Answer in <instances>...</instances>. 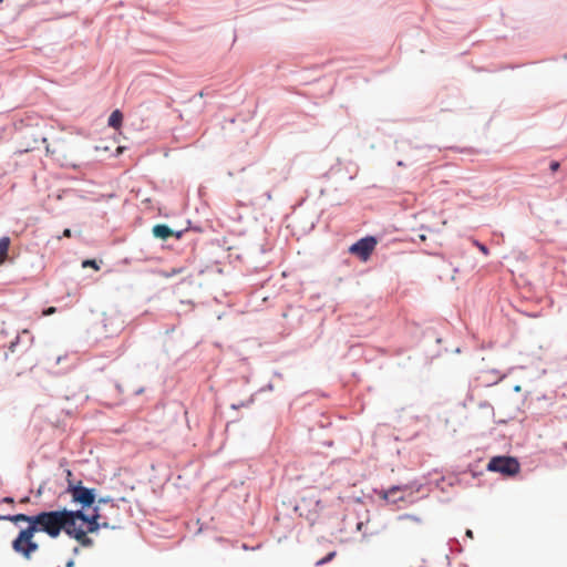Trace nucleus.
I'll list each match as a JSON object with an SVG mask.
<instances>
[{
  "label": "nucleus",
  "mask_w": 567,
  "mask_h": 567,
  "mask_svg": "<svg viewBox=\"0 0 567 567\" xmlns=\"http://www.w3.org/2000/svg\"><path fill=\"white\" fill-rule=\"evenodd\" d=\"M435 341H436L437 343H440V342L442 341V339H441L440 337H435Z\"/></svg>",
  "instance_id": "nucleus-41"
},
{
  "label": "nucleus",
  "mask_w": 567,
  "mask_h": 567,
  "mask_svg": "<svg viewBox=\"0 0 567 567\" xmlns=\"http://www.w3.org/2000/svg\"><path fill=\"white\" fill-rule=\"evenodd\" d=\"M447 544L451 553H462L463 548L457 538H450Z\"/></svg>",
  "instance_id": "nucleus-18"
},
{
  "label": "nucleus",
  "mask_w": 567,
  "mask_h": 567,
  "mask_svg": "<svg viewBox=\"0 0 567 567\" xmlns=\"http://www.w3.org/2000/svg\"><path fill=\"white\" fill-rule=\"evenodd\" d=\"M480 406H481V408H486V406L491 408V404H489L488 402H482V403L480 404Z\"/></svg>",
  "instance_id": "nucleus-34"
},
{
  "label": "nucleus",
  "mask_w": 567,
  "mask_h": 567,
  "mask_svg": "<svg viewBox=\"0 0 567 567\" xmlns=\"http://www.w3.org/2000/svg\"><path fill=\"white\" fill-rule=\"evenodd\" d=\"M0 2H2V0H0Z\"/></svg>",
  "instance_id": "nucleus-44"
},
{
  "label": "nucleus",
  "mask_w": 567,
  "mask_h": 567,
  "mask_svg": "<svg viewBox=\"0 0 567 567\" xmlns=\"http://www.w3.org/2000/svg\"><path fill=\"white\" fill-rule=\"evenodd\" d=\"M377 244L378 239L375 236L367 235L354 241L348 251L357 256L361 261H367L371 257Z\"/></svg>",
  "instance_id": "nucleus-6"
},
{
  "label": "nucleus",
  "mask_w": 567,
  "mask_h": 567,
  "mask_svg": "<svg viewBox=\"0 0 567 567\" xmlns=\"http://www.w3.org/2000/svg\"><path fill=\"white\" fill-rule=\"evenodd\" d=\"M559 167H560V164L557 161H551L549 164V168L551 172H557L559 169Z\"/></svg>",
  "instance_id": "nucleus-24"
},
{
  "label": "nucleus",
  "mask_w": 567,
  "mask_h": 567,
  "mask_svg": "<svg viewBox=\"0 0 567 567\" xmlns=\"http://www.w3.org/2000/svg\"><path fill=\"white\" fill-rule=\"evenodd\" d=\"M32 519L33 515H28L24 513L0 515V520H8L16 525L21 522L28 523V525H30V522H32Z\"/></svg>",
  "instance_id": "nucleus-10"
},
{
  "label": "nucleus",
  "mask_w": 567,
  "mask_h": 567,
  "mask_svg": "<svg viewBox=\"0 0 567 567\" xmlns=\"http://www.w3.org/2000/svg\"><path fill=\"white\" fill-rule=\"evenodd\" d=\"M89 533H86V530H84V528L82 527V525H74V523L72 522L69 530H66V535L72 538V539H75L82 547H92L93 544H94V540L87 536Z\"/></svg>",
  "instance_id": "nucleus-8"
},
{
  "label": "nucleus",
  "mask_w": 567,
  "mask_h": 567,
  "mask_svg": "<svg viewBox=\"0 0 567 567\" xmlns=\"http://www.w3.org/2000/svg\"><path fill=\"white\" fill-rule=\"evenodd\" d=\"M241 548H243L244 550H251V547H250V546H248V545H247V544H245V543H244V544H241Z\"/></svg>",
  "instance_id": "nucleus-33"
},
{
  "label": "nucleus",
  "mask_w": 567,
  "mask_h": 567,
  "mask_svg": "<svg viewBox=\"0 0 567 567\" xmlns=\"http://www.w3.org/2000/svg\"><path fill=\"white\" fill-rule=\"evenodd\" d=\"M2 503L13 504L14 503V498L11 497V496H6V497L2 498Z\"/></svg>",
  "instance_id": "nucleus-27"
},
{
  "label": "nucleus",
  "mask_w": 567,
  "mask_h": 567,
  "mask_svg": "<svg viewBox=\"0 0 567 567\" xmlns=\"http://www.w3.org/2000/svg\"><path fill=\"white\" fill-rule=\"evenodd\" d=\"M66 473L68 485L63 494H69L71 496V503L76 506L75 509L69 508V514H79L81 511L86 513L96 504L97 489L95 487L85 486L81 480H71L72 473L70 470H68Z\"/></svg>",
  "instance_id": "nucleus-2"
},
{
  "label": "nucleus",
  "mask_w": 567,
  "mask_h": 567,
  "mask_svg": "<svg viewBox=\"0 0 567 567\" xmlns=\"http://www.w3.org/2000/svg\"><path fill=\"white\" fill-rule=\"evenodd\" d=\"M265 196L267 197V199H268V200H270V199H271V193H270V192H266V193H265Z\"/></svg>",
  "instance_id": "nucleus-37"
},
{
  "label": "nucleus",
  "mask_w": 567,
  "mask_h": 567,
  "mask_svg": "<svg viewBox=\"0 0 567 567\" xmlns=\"http://www.w3.org/2000/svg\"><path fill=\"white\" fill-rule=\"evenodd\" d=\"M396 165L400 166V167H404L405 163L400 159V161L396 162Z\"/></svg>",
  "instance_id": "nucleus-36"
},
{
  "label": "nucleus",
  "mask_w": 567,
  "mask_h": 567,
  "mask_svg": "<svg viewBox=\"0 0 567 567\" xmlns=\"http://www.w3.org/2000/svg\"><path fill=\"white\" fill-rule=\"evenodd\" d=\"M258 392L252 393L247 400L238 401L230 404L231 410H239L240 408H249L254 402Z\"/></svg>",
  "instance_id": "nucleus-14"
},
{
  "label": "nucleus",
  "mask_w": 567,
  "mask_h": 567,
  "mask_svg": "<svg viewBox=\"0 0 567 567\" xmlns=\"http://www.w3.org/2000/svg\"><path fill=\"white\" fill-rule=\"evenodd\" d=\"M486 470L489 472L499 473L507 477H513L519 472L520 464L514 456L496 455L489 460Z\"/></svg>",
  "instance_id": "nucleus-4"
},
{
  "label": "nucleus",
  "mask_w": 567,
  "mask_h": 567,
  "mask_svg": "<svg viewBox=\"0 0 567 567\" xmlns=\"http://www.w3.org/2000/svg\"><path fill=\"white\" fill-rule=\"evenodd\" d=\"M22 503H25V502H29V496H24L22 499H21Z\"/></svg>",
  "instance_id": "nucleus-39"
},
{
  "label": "nucleus",
  "mask_w": 567,
  "mask_h": 567,
  "mask_svg": "<svg viewBox=\"0 0 567 567\" xmlns=\"http://www.w3.org/2000/svg\"><path fill=\"white\" fill-rule=\"evenodd\" d=\"M123 117V113L116 109L109 116L107 125L114 130H118L122 126Z\"/></svg>",
  "instance_id": "nucleus-13"
},
{
  "label": "nucleus",
  "mask_w": 567,
  "mask_h": 567,
  "mask_svg": "<svg viewBox=\"0 0 567 567\" xmlns=\"http://www.w3.org/2000/svg\"><path fill=\"white\" fill-rule=\"evenodd\" d=\"M104 512L106 514H109V517H111L110 522L112 524H116L117 529H118L121 527V523H122V516H121L120 509L117 512H115L114 509H110V507H106L104 509Z\"/></svg>",
  "instance_id": "nucleus-16"
},
{
  "label": "nucleus",
  "mask_w": 567,
  "mask_h": 567,
  "mask_svg": "<svg viewBox=\"0 0 567 567\" xmlns=\"http://www.w3.org/2000/svg\"><path fill=\"white\" fill-rule=\"evenodd\" d=\"M63 237L70 238L72 236V230L70 228H65L62 234Z\"/></svg>",
  "instance_id": "nucleus-28"
},
{
  "label": "nucleus",
  "mask_w": 567,
  "mask_h": 567,
  "mask_svg": "<svg viewBox=\"0 0 567 567\" xmlns=\"http://www.w3.org/2000/svg\"><path fill=\"white\" fill-rule=\"evenodd\" d=\"M399 518L400 519H411L412 522L421 523V518L413 514H403V515H400Z\"/></svg>",
  "instance_id": "nucleus-21"
},
{
  "label": "nucleus",
  "mask_w": 567,
  "mask_h": 567,
  "mask_svg": "<svg viewBox=\"0 0 567 567\" xmlns=\"http://www.w3.org/2000/svg\"><path fill=\"white\" fill-rule=\"evenodd\" d=\"M475 246L482 251L484 255H488L489 250L485 244L480 243L478 240H474Z\"/></svg>",
  "instance_id": "nucleus-22"
},
{
  "label": "nucleus",
  "mask_w": 567,
  "mask_h": 567,
  "mask_svg": "<svg viewBox=\"0 0 567 567\" xmlns=\"http://www.w3.org/2000/svg\"><path fill=\"white\" fill-rule=\"evenodd\" d=\"M262 546V544H257L256 546H252L251 547V550H257V549H260Z\"/></svg>",
  "instance_id": "nucleus-35"
},
{
  "label": "nucleus",
  "mask_w": 567,
  "mask_h": 567,
  "mask_svg": "<svg viewBox=\"0 0 567 567\" xmlns=\"http://www.w3.org/2000/svg\"><path fill=\"white\" fill-rule=\"evenodd\" d=\"M427 484H430V482H426V476H423L420 480L411 481L404 485H393L384 492L383 498L389 503H396V502L403 499V496H398V497L395 496V494L398 492H401V491L421 492L425 487H427Z\"/></svg>",
  "instance_id": "nucleus-5"
},
{
  "label": "nucleus",
  "mask_w": 567,
  "mask_h": 567,
  "mask_svg": "<svg viewBox=\"0 0 567 567\" xmlns=\"http://www.w3.org/2000/svg\"><path fill=\"white\" fill-rule=\"evenodd\" d=\"M73 553H74V554H78V553H79V548H78V547H75V548L73 549Z\"/></svg>",
  "instance_id": "nucleus-42"
},
{
  "label": "nucleus",
  "mask_w": 567,
  "mask_h": 567,
  "mask_svg": "<svg viewBox=\"0 0 567 567\" xmlns=\"http://www.w3.org/2000/svg\"><path fill=\"white\" fill-rule=\"evenodd\" d=\"M72 522V514H69V508L62 507L33 514L30 525L37 533L47 534L50 538L55 539L62 532L66 534Z\"/></svg>",
  "instance_id": "nucleus-1"
},
{
  "label": "nucleus",
  "mask_w": 567,
  "mask_h": 567,
  "mask_svg": "<svg viewBox=\"0 0 567 567\" xmlns=\"http://www.w3.org/2000/svg\"><path fill=\"white\" fill-rule=\"evenodd\" d=\"M74 566V560L73 559H70L66 561V565L65 567H73Z\"/></svg>",
  "instance_id": "nucleus-32"
},
{
  "label": "nucleus",
  "mask_w": 567,
  "mask_h": 567,
  "mask_svg": "<svg viewBox=\"0 0 567 567\" xmlns=\"http://www.w3.org/2000/svg\"><path fill=\"white\" fill-rule=\"evenodd\" d=\"M126 498L125 497H120V498H113L109 495L106 496H99L96 497V504H99L100 506L102 505H105L106 507H110V509H114L115 512H117L120 509V503H126Z\"/></svg>",
  "instance_id": "nucleus-9"
},
{
  "label": "nucleus",
  "mask_w": 567,
  "mask_h": 567,
  "mask_svg": "<svg viewBox=\"0 0 567 567\" xmlns=\"http://www.w3.org/2000/svg\"><path fill=\"white\" fill-rule=\"evenodd\" d=\"M336 555H337V551H336V550L330 551V553H328L323 558H321V559L317 560L315 565H316L317 567L323 566V565H326V564L330 563V561L336 557Z\"/></svg>",
  "instance_id": "nucleus-19"
},
{
  "label": "nucleus",
  "mask_w": 567,
  "mask_h": 567,
  "mask_svg": "<svg viewBox=\"0 0 567 567\" xmlns=\"http://www.w3.org/2000/svg\"><path fill=\"white\" fill-rule=\"evenodd\" d=\"M143 392H144V388H138V389H136V390L134 391V394H135V395H140V394H142Z\"/></svg>",
  "instance_id": "nucleus-31"
},
{
  "label": "nucleus",
  "mask_w": 567,
  "mask_h": 567,
  "mask_svg": "<svg viewBox=\"0 0 567 567\" xmlns=\"http://www.w3.org/2000/svg\"><path fill=\"white\" fill-rule=\"evenodd\" d=\"M90 509L91 512L87 513V517L93 518L95 520H100L102 523L110 522L111 517H109V514H106L102 506H100L99 504H94Z\"/></svg>",
  "instance_id": "nucleus-12"
},
{
  "label": "nucleus",
  "mask_w": 567,
  "mask_h": 567,
  "mask_svg": "<svg viewBox=\"0 0 567 567\" xmlns=\"http://www.w3.org/2000/svg\"><path fill=\"white\" fill-rule=\"evenodd\" d=\"M514 391H515V392H519V391H520V385H515V386H514Z\"/></svg>",
  "instance_id": "nucleus-38"
},
{
  "label": "nucleus",
  "mask_w": 567,
  "mask_h": 567,
  "mask_svg": "<svg viewBox=\"0 0 567 567\" xmlns=\"http://www.w3.org/2000/svg\"><path fill=\"white\" fill-rule=\"evenodd\" d=\"M116 389L118 390V392H122V391H123V390H122V385H121V384H118V383L116 384Z\"/></svg>",
  "instance_id": "nucleus-40"
},
{
  "label": "nucleus",
  "mask_w": 567,
  "mask_h": 567,
  "mask_svg": "<svg viewBox=\"0 0 567 567\" xmlns=\"http://www.w3.org/2000/svg\"><path fill=\"white\" fill-rule=\"evenodd\" d=\"M82 267L83 268L92 267V268H94L96 270L100 269V266H99V264H97V261L95 259H84L82 261Z\"/></svg>",
  "instance_id": "nucleus-20"
},
{
  "label": "nucleus",
  "mask_w": 567,
  "mask_h": 567,
  "mask_svg": "<svg viewBox=\"0 0 567 567\" xmlns=\"http://www.w3.org/2000/svg\"><path fill=\"white\" fill-rule=\"evenodd\" d=\"M272 390H274V385H272V383H271V382H269L267 385H265V386L260 388L257 392H258V393H261V392H264V391H272Z\"/></svg>",
  "instance_id": "nucleus-25"
},
{
  "label": "nucleus",
  "mask_w": 567,
  "mask_h": 567,
  "mask_svg": "<svg viewBox=\"0 0 567 567\" xmlns=\"http://www.w3.org/2000/svg\"><path fill=\"white\" fill-rule=\"evenodd\" d=\"M153 236L166 240L173 236V229L165 224H157L152 229Z\"/></svg>",
  "instance_id": "nucleus-11"
},
{
  "label": "nucleus",
  "mask_w": 567,
  "mask_h": 567,
  "mask_svg": "<svg viewBox=\"0 0 567 567\" xmlns=\"http://www.w3.org/2000/svg\"><path fill=\"white\" fill-rule=\"evenodd\" d=\"M465 536L468 538H473V530L467 528L465 532Z\"/></svg>",
  "instance_id": "nucleus-29"
},
{
  "label": "nucleus",
  "mask_w": 567,
  "mask_h": 567,
  "mask_svg": "<svg viewBox=\"0 0 567 567\" xmlns=\"http://www.w3.org/2000/svg\"><path fill=\"white\" fill-rule=\"evenodd\" d=\"M20 338H21L20 336H17V337L14 338V340H12V341L10 342V344H9V350H10L11 352H14V351H16V348H17V346H18V344H19V342H20Z\"/></svg>",
  "instance_id": "nucleus-23"
},
{
  "label": "nucleus",
  "mask_w": 567,
  "mask_h": 567,
  "mask_svg": "<svg viewBox=\"0 0 567 567\" xmlns=\"http://www.w3.org/2000/svg\"><path fill=\"white\" fill-rule=\"evenodd\" d=\"M10 247V238L8 236H3L0 238V265L3 262V255L8 254Z\"/></svg>",
  "instance_id": "nucleus-17"
},
{
  "label": "nucleus",
  "mask_w": 567,
  "mask_h": 567,
  "mask_svg": "<svg viewBox=\"0 0 567 567\" xmlns=\"http://www.w3.org/2000/svg\"><path fill=\"white\" fill-rule=\"evenodd\" d=\"M185 230H173V236L177 239H181L184 235Z\"/></svg>",
  "instance_id": "nucleus-26"
},
{
  "label": "nucleus",
  "mask_w": 567,
  "mask_h": 567,
  "mask_svg": "<svg viewBox=\"0 0 567 567\" xmlns=\"http://www.w3.org/2000/svg\"><path fill=\"white\" fill-rule=\"evenodd\" d=\"M426 482H430V484H427V489L431 491L433 487L434 488H440L442 492H445L446 488L444 487V482H445V477L444 476H439L434 480H431V478H427L426 477Z\"/></svg>",
  "instance_id": "nucleus-15"
},
{
  "label": "nucleus",
  "mask_w": 567,
  "mask_h": 567,
  "mask_svg": "<svg viewBox=\"0 0 567 567\" xmlns=\"http://www.w3.org/2000/svg\"><path fill=\"white\" fill-rule=\"evenodd\" d=\"M43 493V485H40L39 488L37 489V496H41Z\"/></svg>",
  "instance_id": "nucleus-30"
},
{
  "label": "nucleus",
  "mask_w": 567,
  "mask_h": 567,
  "mask_svg": "<svg viewBox=\"0 0 567 567\" xmlns=\"http://www.w3.org/2000/svg\"><path fill=\"white\" fill-rule=\"evenodd\" d=\"M245 382H246V383H248V382H249V378H248V377H246V378H245Z\"/></svg>",
  "instance_id": "nucleus-43"
},
{
  "label": "nucleus",
  "mask_w": 567,
  "mask_h": 567,
  "mask_svg": "<svg viewBox=\"0 0 567 567\" xmlns=\"http://www.w3.org/2000/svg\"><path fill=\"white\" fill-rule=\"evenodd\" d=\"M35 534L31 525L21 528L11 543L12 550L27 560L31 559L32 555L39 550V544L33 539Z\"/></svg>",
  "instance_id": "nucleus-3"
},
{
  "label": "nucleus",
  "mask_w": 567,
  "mask_h": 567,
  "mask_svg": "<svg viewBox=\"0 0 567 567\" xmlns=\"http://www.w3.org/2000/svg\"><path fill=\"white\" fill-rule=\"evenodd\" d=\"M72 519L74 525H78V522H81L82 527L89 534H96L100 529H117L116 524H112L111 522H100L93 518L87 517V512H80L79 514H72Z\"/></svg>",
  "instance_id": "nucleus-7"
}]
</instances>
